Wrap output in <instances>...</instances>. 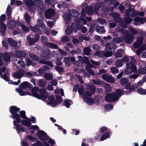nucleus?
Here are the masks:
<instances>
[{
	"instance_id": "obj_32",
	"label": "nucleus",
	"mask_w": 146,
	"mask_h": 146,
	"mask_svg": "<svg viewBox=\"0 0 146 146\" xmlns=\"http://www.w3.org/2000/svg\"><path fill=\"white\" fill-rule=\"evenodd\" d=\"M24 119H25L26 120L20 121L22 124L27 127L30 126L31 125V123L30 121V119L27 117Z\"/></svg>"
},
{
	"instance_id": "obj_24",
	"label": "nucleus",
	"mask_w": 146,
	"mask_h": 146,
	"mask_svg": "<svg viewBox=\"0 0 146 146\" xmlns=\"http://www.w3.org/2000/svg\"><path fill=\"white\" fill-rule=\"evenodd\" d=\"M143 38L142 37H138L137 38V41L134 44L133 46L134 48H138L143 42Z\"/></svg>"
},
{
	"instance_id": "obj_18",
	"label": "nucleus",
	"mask_w": 146,
	"mask_h": 146,
	"mask_svg": "<svg viewBox=\"0 0 146 146\" xmlns=\"http://www.w3.org/2000/svg\"><path fill=\"white\" fill-rule=\"evenodd\" d=\"M40 58L41 59V60L40 61V63L44 64H46L51 67L53 66L51 62L47 61V60L48 59V56H44L43 55H41L40 56Z\"/></svg>"
},
{
	"instance_id": "obj_51",
	"label": "nucleus",
	"mask_w": 146,
	"mask_h": 146,
	"mask_svg": "<svg viewBox=\"0 0 146 146\" xmlns=\"http://www.w3.org/2000/svg\"><path fill=\"white\" fill-rule=\"evenodd\" d=\"M17 25H21L22 29L23 30L25 31H29V29L24 25L21 24L19 23H17Z\"/></svg>"
},
{
	"instance_id": "obj_40",
	"label": "nucleus",
	"mask_w": 146,
	"mask_h": 146,
	"mask_svg": "<svg viewBox=\"0 0 146 146\" xmlns=\"http://www.w3.org/2000/svg\"><path fill=\"white\" fill-rule=\"evenodd\" d=\"M104 107L105 111H108L112 109L113 106L112 105L110 104L105 105Z\"/></svg>"
},
{
	"instance_id": "obj_8",
	"label": "nucleus",
	"mask_w": 146,
	"mask_h": 146,
	"mask_svg": "<svg viewBox=\"0 0 146 146\" xmlns=\"http://www.w3.org/2000/svg\"><path fill=\"white\" fill-rule=\"evenodd\" d=\"M134 38V35L128 34H126L125 36V38L122 37L115 38L113 40V42L115 43H120L122 41H125L126 42L131 43L133 42V40Z\"/></svg>"
},
{
	"instance_id": "obj_20",
	"label": "nucleus",
	"mask_w": 146,
	"mask_h": 146,
	"mask_svg": "<svg viewBox=\"0 0 146 146\" xmlns=\"http://www.w3.org/2000/svg\"><path fill=\"white\" fill-rule=\"evenodd\" d=\"M102 78L106 82L113 83L115 80V78L108 74H104L102 76Z\"/></svg>"
},
{
	"instance_id": "obj_45",
	"label": "nucleus",
	"mask_w": 146,
	"mask_h": 146,
	"mask_svg": "<svg viewBox=\"0 0 146 146\" xmlns=\"http://www.w3.org/2000/svg\"><path fill=\"white\" fill-rule=\"evenodd\" d=\"M44 78L48 80H50L53 79V76L50 74H46L44 75Z\"/></svg>"
},
{
	"instance_id": "obj_21",
	"label": "nucleus",
	"mask_w": 146,
	"mask_h": 146,
	"mask_svg": "<svg viewBox=\"0 0 146 146\" xmlns=\"http://www.w3.org/2000/svg\"><path fill=\"white\" fill-rule=\"evenodd\" d=\"M87 96H86L85 94H84L82 96L84 101L88 105H93L94 102V100L91 98L88 97Z\"/></svg>"
},
{
	"instance_id": "obj_31",
	"label": "nucleus",
	"mask_w": 146,
	"mask_h": 146,
	"mask_svg": "<svg viewBox=\"0 0 146 146\" xmlns=\"http://www.w3.org/2000/svg\"><path fill=\"white\" fill-rule=\"evenodd\" d=\"M137 14L136 11H130L129 9H127L125 13L126 16H130L132 17H134Z\"/></svg>"
},
{
	"instance_id": "obj_46",
	"label": "nucleus",
	"mask_w": 146,
	"mask_h": 146,
	"mask_svg": "<svg viewBox=\"0 0 146 146\" xmlns=\"http://www.w3.org/2000/svg\"><path fill=\"white\" fill-rule=\"evenodd\" d=\"M78 59L79 60L75 62V65L76 66L79 67L82 66L81 63L82 62L81 60H83V58L81 56H78Z\"/></svg>"
},
{
	"instance_id": "obj_26",
	"label": "nucleus",
	"mask_w": 146,
	"mask_h": 146,
	"mask_svg": "<svg viewBox=\"0 0 146 146\" xmlns=\"http://www.w3.org/2000/svg\"><path fill=\"white\" fill-rule=\"evenodd\" d=\"M116 48V45L112 43H108L106 46V49L107 50L113 51Z\"/></svg>"
},
{
	"instance_id": "obj_7",
	"label": "nucleus",
	"mask_w": 146,
	"mask_h": 146,
	"mask_svg": "<svg viewBox=\"0 0 146 146\" xmlns=\"http://www.w3.org/2000/svg\"><path fill=\"white\" fill-rule=\"evenodd\" d=\"M87 89L89 90H86L85 92L83 87L81 86L79 87L78 89V92L80 94H82L83 96L84 94H85L86 96H91L92 94V93H93L95 91V88L94 86L93 85L87 83L86 84Z\"/></svg>"
},
{
	"instance_id": "obj_34",
	"label": "nucleus",
	"mask_w": 146,
	"mask_h": 146,
	"mask_svg": "<svg viewBox=\"0 0 146 146\" xmlns=\"http://www.w3.org/2000/svg\"><path fill=\"white\" fill-rule=\"evenodd\" d=\"M15 54L16 56L18 57H24L26 56L25 53L23 51H17Z\"/></svg>"
},
{
	"instance_id": "obj_9",
	"label": "nucleus",
	"mask_w": 146,
	"mask_h": 146,
	"mask_svg": "<svg viewBox=\"0 0 146 146\" xmlns=\"http://www.w3.org/2000/svg\"><path fill=\"white\" fill-rule=\"evenodd\" d=\"M76 24H72V27L69 26H68L66 30L65 31L67 35L71 34L73 31V29L76 32L77 29H79L80 26L82 25V21H80L79 19L76 20Z\"/></svg>"
},
{
	"instance_id": "obj_35",
	"label": "nucleus",
	"mask_w": 146,
	"mask_h": 146,
	"mask_svg": "<svg viewBox=\"0 0 146 146\" xmlns=\"http://www.w3.org/2000/svg\"><path fill=\"white\" fill-rule=\"evenodd\" d=\"M110 133L109 131H107L103 133L100 139V141H103L106 139L108 138L110 136Z\"/></svg>"
},
{
	"instance_id": "obj_61",
	"label": "nucleus",
	"mask_w": 146,
	"mask_h": 146,
	"mask_svg": "<svg viewBox=\"0 0 146 146\" xmlns=\"http://www.w3.org/2000/svg\"><path fill=\"white\" fill-rule=\"evenodd\" d=\"M128 16H127L128 17ZM124 21L127 24H129L132 21V19L129 17H127V16H126V17H125L124 19Z\"/></svg>"
},
{
	"instance_id": "obj_13",
	"label": "nucleus",
	"mask_w": 146,
	"mask_h": 146,
	"mask_svg": "<svg viewBox=\"0 0 146 146\" xmlns=\"http://www.w3.org/2000/svg\"><path fill=\"white\" fill-rule=\"evenodd\" d=\"M37 25H36L34 27H30V28L34 31H35L36 32H38V31H39V29L38 28V26L39 27L42 28L43 27V21L42 18L38 20L37 21Z\"/></svg>"
},
{
	"instance_id": "obj_38",
	"label": "nucleus",
	"mask_w": 146,
	"mask_h": 146,
	"mask_svg": "<svg viewBox=\"0 0 146 146\" xmlns=\"http://www.w3.org/2000/svg\"><path fill=\"white\" fill-rule=\"evenodd\" d=\"M8 41L9 45L12 46H15L17 44V42L11 38L8 39Z\"/></svg>"
},
{
	"instance_id": "obj_42",
	"label": "nucleus",
	"mask_w": 146,
	"mask_h": 146,
	"mask_svg": "<svg viewBox=\"0 0 146 146\" xmlns=\"http://www.w3.org/2000/svg\"><path fill=\"white\" fill-rule=\"evenodd\" d=\"M123 50L122 49H119L115 55V56L117 58L121 57L122 56V53Z\"/></svg>"
},
{
	"instance_id": "obj_3",
	"label": "nucleus",
	"mask_w": 146,
	"mask_h": 146,
	"mask_svg": "<svg viewBox=\"0 0 146 146\" xmlns=\"http://www.w3.org/2000/svg\"><path fill=\"white\" fill-rule=\"evenodd\" d=\"M20 110V109L17 108L16 106H12L10 108V112L12 114V116L10 117H12L13 119H15L13 121V124L15 126V128L18 131V133H19V131H25L24 128L21 125L19 124L21 118L19 115L17 113V112Z\"/></svg>"
},
{
	"instance_id": "obj_15",
	"label": "nucleus",
	"mask_w": 146,
	"mask_h": 146,
	"mask_svg": "<svg viewBox=\"0 0 146 146\" xmlns=\"http://www.w3.org/2000/svg\"><path fill=\"white\" fill-rule=\"evenodd\" d=\"M120 82L123 86L126 87L127 89H129L130 91H133V89H131V87H129L131 84L129 82V80L125 78H121L120 79Z\"/></svg>"
},
{
	"instance_id": "obj_27",
	"label": "nucleus",
	"mask_w": 146,
	"mask_h": 146,
	"mask_svg": "<svg viewBox=\"0 0 146 146\" xmlns=\"http://www.w3.org/2000/svg\"><path fill=\"white\" fill-rule=\"evenodd\" d=\"M75 60V58L73 57L65 58L64 59L65 65L67 66L70 65L71 62H74Z\"/></svg>"
},
{
	"instance_id": "obj_2",
	"label": "nucleus",
	"mask_w": 146,
	"mask_h": 146,
	"mask_svg": "<svg viewBox=\"0 0 146 146\" xmlns=\"http://www.w3.org/2000/svg\"><path fill=\"white\" fill-rule=\"evenodd\" d=\"M3 66L2 62V60H0V75L1 77L3 78L6 81L9 82V83L13 85H18L21 82L20 78H22L24 75L25 72L22 70L19 71L14 73L13 75V77L19 80L17 82H13L11 80H10L8 77L7 76V74H4V75L2 74V73L4 72L6 70L5 67H3L1 70V66Z\"/></svg>"
},
{
	"instance_id": "obj_54",
	"label": "nucleus",
	"mask_w": 146,
	"mask_h": 146,
	"mask_svg": "<svg viewBox=\"0 0 146 146\" xmlns=\"http://www.w3.org/2000/svg\"><path fill=\"white\" fill-rule=\"evenodd\" d=\"M29 56L32 59L35 61H38L39 59L38 57L36 55L30 54Z\"/></svg>"
},
{
	"instance_id": "obj_10",
	"label": "nucleus",
	"mask_w": 146,
	"mask_h": 146,
	"mask_svg": "<svg viewBox=\"0 0 146 146\" xmlns=\"http://www.w3.org/2000/svg\"><path fill=\"white\" fill-rule=\"evenodd\" d=\"M48 104H50L52 106L54 107L61 102L62 98L60 96H56V100H55L54 97L51 95L48 98Z\"/></svg>"
},
{
	"instance_id": "obj_5",
	"label": "nucleus",
	"mask_w": 146,
	"mask_h": 146,
	"mask_svg": "<svg viewBox=\"0 0 146 146\" xmlns=\"http://www.w3.org/2000/svg\"><path fill=\"white\" fill-rule=\"evenodd\" d=\"M123 94V91L120 89L116 90L115 93L107 95L105 98L106 101L111 102L117 100Z\"/></svg>"
},
{
	"instance_id": "obj_4",
	"label": "nucleus",
	"mask_w": 146,
	"mask_h": 146,
	"mask_svg": "<svg viewBox=\"0 0 146 146\" xmlns=\"http://www.w3.org/2000/svg\"><path fill=\"white\" fill-rule=\"evenodd\" d=\"M126 63V68L124 71V73L126 74H129L132 72H137L135 59L133 58L128 57V60Z\"/></svg>"
},
{
	"instance_id": "obj_39",
	"label": "nucleus",
	"mask_w": 146,
	"mask_h": 146,
	"mask_svg": "<svg viewBox=\"0 0 146 146\" xmlns=\"http://www.w3.org/2000/svg\"><path fill=\"white\" fill-rule=\"evenodd\" d=\"M72 104V102L70 100L66 99L64 100V105L67 108H69Z\"/></svg>"
},
{
	"instance_id": "obj_57",
	"label": "nucleus",
	"mask_w": 146,
	"mask_h": 146,
	"mask_svg": "<svg viewBox=\"0 0 146 146\" xmlns=\"http://www.w3.org/2000/svg\"><path fill=\"white\" fill-rule=\"evenodd\" d=\"M129 29L130 32L134 35L138 33V31L134 28L129 27Z\"/></svg>"
},
{
	"instance_id": "obj_22",
	"label": "nucleus",
	"mask_w": 146,
	"mask_h": 146,
	"mask_svg": "<svg viewBox=\"0 0 146 146\" xmlns=\"http://www.w3.org/2000/svg\"><path fill=\"white\" fill-rule=\"evenodd\" d=\"M134 24L135 25H137L139 23L143 24L146 21V19L144 18L137 17L134 19Z\"/></svg>"
},
{
	"instance_id": "obj_48",
	"label": "nucleus",
	"mask_w": 146,
	"mask_h": 146,
	"mask_svg": "<svg viewBox=\"0 0 146 146\" xmlns=\"http://www.w3.org/2000/svg\"><path fill=\"white\" fill-rule=\"evenodd\" d=\"M47 141L51 145H54L56 143L54 140L50 138L48 136V138L46 139V141Z\"/></svg>"
},
{
	"instance_id": "obj_55",
	"label": "nucleus",
	"mask_w": 146,
	"mask_h": 146,
	"mask_svg": "<svg viewBox=\"0 0 146 146\" xmlns=\"http://www.w3.org/2000/svg\"><path fill=\"white\" fill-rule=\"evenodd\" d=\"M111 72L114 74H117L118 72V70L115 67H112L111 68Z\"/></svg>"
},
{
	"instance_id": "obj_50",
	"label": "nucleus",
	"mask_w": 146,
	"mask_h": 146,
	"mask_svg": "<svg viewBox=\"0 0 146 146\" xmlns=\"http://www.w3.org/2000/svg\"><path fill=\"white\" fill-rule=\"evenodd\" d=\"M104 52H100V51L96 52L95 53V55L98 58L102 57L103 56Z\"/></svg>"
},
{
	"instance_id": "obj_11",
	"label": "nucleus",
	"mask_w": 146,
	"mask_h": 146,
	"mask_svg": "<svg viewBox=\"0 0 146 146\" xmlns=\"http://www.w3.org/2000/svg\"><path fill=\"white\" fill-rule=\"evenodd\" d=\"M70 15L68 13L65 14L63 16V18L66 22H67L71 19V17H78L79 15V13L76 10H72L70 11Z\"/></svg>"
},
{
	"instance_id": "obj_33",
	"label": "nucleus",
	"mask_w": 146,
	"mask_h": 146,
	"mask_svg": "<svg viewBox=\"0 0 146 146\" xmlns=\"http://www.w3.org/2000/svg\"><path fill=\"white\" fill-rule=\"evenodd\" d=\"M21 88L19 87V88H17L16 90L18 92L20 96H24L27 95H30L31 94L27 92H24L22 90Z\"/></svg>"
},
{
	"instance_id": "obj_47",
	"label": "nucleus",
	"mask_w": 146,
	"mask_h": 146,
	"mask_svg": "<svg viewBox=\"0 0 146 146\" xmlns=\"http://www.w3.org/2000/svg\"><path fill=\"white\" fill-rule=\"evenodd\" d=\"M7 15L8 16V19H10L11 13V7L8 6L7 11Z\"/></svg>"
},
{
	"instance_id": "obj_63",
	"label": "nucleus",
	"mask_w": 146,
	"mask_h": 146,
	"mask_svg": "<svg viewBox=\"0 0 146 146\" xmlns=\"http://www.w3.org/2000/svg\"><path fill=\"white\" fill-rule=\"evenodd\" d=\"M27 138L30 141H36L37 139L36 138L32 137L29 135L27 136Z\"/></svg>"
},
{
	"instance_id": "obj_53",
	"label": "nucleus",
	"mask_w": 146,
	"mask_h": 146,
	"mask_svg": "<svg viewBox=\"0 0 146 146\" xmlns=\"http://www.w3.org/2000/svg\"><path fill=\"white\" fill-rule=\"evenodd\" d=\"M26 62L27 65L28 66L31 65H32L33 66H34L36 64V63L35 62H33L32 63L31 60L28 59H26Z\"/></svg>"
},
{
	"instance_id": "obj_29",
	"label": "nucleus",
	"mask_w": 146,
	"mask_h": 146,
	"mask_svg": "<svg viewBox=\"0 0 146 146\" xmlns=\"http://www.w3.org/2000/svg\"><path fill=\"white\" fill-rule=\"evenodd\" d=\"M25 4L29 7V10L30 11H32L30 9V7H33L34 5V3L33 0H23Z\"/></svg>"
},
{
	"instance_id": "obj_56",
	"label": "nucleus",
	"mask_w": 146,
	"mask_h": 146,
	"mask_svg": "<svg viewBox=\"0 0 146 146\" xmlns=\"http://www.w3.org/2000/svg\"><path fill=\"white\" fill-rule=\"evenodd\" d=\"M92 82L94 84L96 85H100L101 84H104V83L102 82L99 81L98 80H93Z\"/></svg>"
},
{
	"instance_id": "obj_12",
	"label": "nucleus",
	"mask_w": 146,
	"mask_h": 146,
	"mask_svg": "<svg viewBox=\"0 0 146 146\" xmlns=\"http://www.w3.org/2000/svg\"><path fill=\"white\" fill-rule=\"evenodd\" d=\"M37 135L40 139L43 142L44 145L46 146V144L48 143L46 142V139L48 138V136L47 135L46 133L42 131H39L37 132Z\"/></svg>"
},
{
	"instance_id": "obj_28",
	"label": "nucleus",
	"mask_w": 146,
	"mask_h": 146,
	"mask_svg": "<svg viewBox=\"0 0 146 146\" xmlns=\"http://www.w3.org/2000/svg\"><path fill=\"white\" fill-rule=\"evenodd\" d=\"M32 87V86L29 83L27 82H25L21 83L19 87L22 89L27 88L29 89H31Z\"/></svg>"
},
{
	"instance_id": "obj_25",
	"label": "nucleus",
	"mask_w": 146,
	"mask_h": 146,
	"mask_svg": "<svg viewBox=\"0 0 146 146\" xmlns=\"http://www.w3.org/2000/svg\"><path fill=\"white\" fill-rule=\"evenodd\" d=\"M52 55L55 58H56L57 59V60L56 62V64L57 65L56 66H60L62 64V62L59 60L62 59L63 58V56H61L60 58H58V56H56L57 54L55 52H52Z\"/></svg>"
},
{
	"instance_id": "obj_44",
	"label": "nucleus",
	"mask_w": 146,
	"mask_h": 146,
	"mask_svg": "<svg viewBox=\"0 0 146 146\" xmlns=\"http://www.w3.org/2000/svg\"><path fill=\"white\" fill-rule=\"evenodd\" d=\"M46 45L50 48L52 49H56L58 48L56 44L52 43H46Z\"/></svg>"
},
{
	"instance_id": "obj_17",
	"label": "nucleus",
	"mask_w": 146,
	"mask_h": 146,
	"mask_svg": "<svg viewBox=\"0 0 146 146\" xmlns=\"http://www.w3.org/2000/svg\"><path fill=\"white\" fill-rule=\"evenodd\" d=\"M128 57L125 56L122 59H118L115 62V65L117 68L121 67L124 64V62H127L128 60Z\"/></svg>"
},
{
	"instance_id": "obj_41",
	"label": "nucleus",
	"mask_w": 146,
	"mask_h": 146,
	"mask_svg": "<svg viewBox=\"0 0 146 146\" xmlns=\"http://www.w3.org/2000/svg\"><path fill=\"white\" fill-rule=\"evenodd\" d=\"M15 25V22L13 21H10L8 25L7 26L8 28L11 29L13 28Z\"/></svg>"
},
{
	"instance_id": "obj_30",
	"label": "nucleus",
	"mask_w": 146,
	"mask_h": 146,
	"mask_svg": "<svg viewBox=\"0 0 146 146\" xmlns=\"http://www.w3.org/2000/svg\"><path fill=\"white\" fill-rule=\"evenodd\" d=\"M96 32L100 34H103L105 33L106 31L104 28L101 26L96 25L95 26Z\"/></svg>"
},
{
	"instance_id": "obj_37",
	"label": "nucleus",
	"mask_w": 146,
	"mask_h": 146,
	"mask_svg": "<svg viewBox=\"0 0 146 146\" xmlns=\"http://www.w3.org/2000/svg\"><path fill=\"white\" fill-rule=\"evenodd\" d=\"M3 59L5 61L8 62L10 61V56L9 54L5 53L3 54Z\"/></svg>"
},
{
	"instance_id": "obj_1",
	"label": "nucleus",
	"mask_w": 146,
	"mask_h": 146,
	"mask_svg": "<svg viewBox=\"0 0 146 146\" xmlns=\"http://www.w3.org/2000/svg\"><path fill=\"white\" fill-rule=\"evenodd\" d=\"M104 5V3L99 2L95 4L94 6V9L92 7H88L87 3H83L81 5L82 7H83L81 13V18L80 20L83 22L84 24L86 23L87 21H90L91 18L85 17V8H86V12L88 14L91 15L93 13H96L99 9Z\"/></svg>"
},
{
	"instance_id": "obj_19",
	"label": "nucleus",
	"mask_w": 146,
	"mask_h": 146,
	"mask_svg": "<svg viewBox=\"0 0 146 146\" xmlns=\"http://www.w3.org/2000/svg\"><path fill=\"white\" fill-rule=\"evenodd\" d=\"M34 38H31L29 36L27 37V39L29 42V44L30 45H33L35 43L38 42L39 40V36L38 35H35L34 36Z\"/></svg>"
},
{
	"instance_id": "obj_62",
	"label": "nucleus",
	"mask_w": 146,
	"mask_h": 146,
	"mask_svg": "<svg viewBox=\"0 0 146 146\" xmlns=\"http://www.w3.org/2000/svg\"><path fill=\"white\" fill-rule=\"evenodd\" d=\"M138 71L140 74H143L146 73V69L144 68H139Z\"/></svg>"
},
{
	"instance_id": "obj_43",
	"label": "nucleus",
	"mask_w": 146,
	"mask_h": 146,
	"mask_svg": "<svg viewBox=\"0 0 146 146\" xmlns=\"http://www.w3.org/2000/svg\"><path fill=\"white\" fill-rule=\"evenodd\" d=\"M137 92L139 94L142 95L146 94V90L145 89H143L141 88H139L137 89Z\"/></svg>"
},
{
	"instance_id": "obj_14",
	"label": "nucleus",
	"mask_w": 146,
	"mask_h": 146,
	"mask_svg": "<svg viewBox=\"0 0 146 146\" xmlns=\"http://www.w3.org/2000/svg\"><path fill=\"white\" fill-rule=\"evenodd\" d=\"M5 19V15H2L0 17V32L2 33H4L6 29V26L3 24V21Z\"/></svg>"
},
{
	"instance_id": "obj_52",
	"label": "nucleus",
	"mask_w": 146,
	"mask_h": 146,
	"mask_svg": "<svg viewBox=\"0 0 146 146\" xmlns=\"http://www.w3.org/2000/svg\"><path fill=\"white\" fill-rule=\"evenodd\" d=\"M46 83V81L44 79H40L38 82V84L39 85L41 86H43Z\"/></svg>"
},
{
	"instance_id": "obj_36",
	"label": "nucleus",
	"mask_w": 146,
	"mask_h": 146,
	"mask_svg": "<svg viewBox=\"0 0 146 146\" xmlns=\"http://www.w3.org/2000/svg\"><path fill=\"white\" fill-rule=\"evenodd\" d=\"M111 15L112 17L114 18H117L116 19H114V21L115 22H119V21L121 20L120 18L118 17L119 16V15L117 13H112L111 14Z\"/></svg>"
},
{
	"instance_id": "obj_16",
	"label": "nucleus",
	"mask_w": 146,
	"mask_h": 146,
	"mask_svg": "<svg viewBox=\"0 0 146 146\" xmlns=\"http://www.w3.org/2000/svg\"><path fill=\"white\" fill-rule=\"evenodd\" d=\"M83 62L86 64L87 66L89 67V68L86 67V70L90 73L91 75H94V73L93 71L90 68L92 67V65L90 62L88 58L86 57H84L83 58Z\"/></svg>"
},
{
	"instance_id": "obj_64",
	"label": "nucleus",
	"mask_w": 146,
	"mask_h": 146,
	"mask_svg": "<svg viewBox=\"0 0 146 146\" xmlns=\"http://www.w3.org/2000/svg\"><path fill=\"white\" fill-rule=\"evenodd\" d=\"M77 72H78L79 73L81 74L82 73V74L84 75L85 76L88 77V75L86 74V73L84 71V70H80L79 69H78V70H76Z\"/></svg>"
},
{
	"instance_id": "obj_23",
	"label": "nucleus",
	"mask_w": 146,
	"mask_h": 146,
	"mask_svg": "<svg viewBox=\"0 0 146 146\" xmlns=\"http://www.w3.org/2000/svg\"><path fill=\"white\" fill-rule=\"evenodd\" d=\"M54 14V10L49 9L45 12V15L46 19H48L53 16Z\"/></svg>"
},
{
	"instance_id": "obj_6",
	"label": "nucleus",
	"mask_w": 146,
	"mask_h": 146,
	"mask_svg": "<svg viewBox=\"0 0 146 146\" xmlns=\"http://www.w3.org/2000/svg\"><path fill=\"white\" fill-rule=\"evenodd\" d=\"M38 90L37 87H34L31 90L32 95L38 99L42 100L46 98L48 96V94L46 92L45 90L42 89L40 90V95L37 93L36 92Z\"/></svg>"
},
{
	"instance_id": "obj_59",
	"label": "nucleus",
	"mask_w": 146,
	"mask_h": 146,
	"mask_svg": "<svg viewBox=\"0 0 146 146\" xmlns=\"http://www.w3.org/2000/svg\"><path fill=\"white\" fill-rule=\"evenodd\" d=\"M145 82L143 81L141 79V81L138 82L137 84L136 85H135L134 86V88H136L138 87H140L143 85V83Z\"/></svg>"
},
{
	"instance_id": "obj_58",
	"label": "nucleus",
	"mask_w": 146,
	"mask_h": 146,
	"mask_svg": "<svg viewBox=\"0 0 146 146\" xmlns=\"http://www.w3.org/2000/svg\"><path fill=\"white\" fill-rule=\"evenodd\" d=\"M24 18L27 22L29 24L30 23V18L29 15L27 13H25L24 15Z\"/></svg>"
},
{
	"instance_id": "obj_49",
	"label": "nucleus",
	"mask_w": 146,
	"mask_h": 146,
	"mask_svg": "<svg viewBox=\"0 0 146 146\" xmlns=\"http://www.w3.org/2000/svg\"><path fill=\"white\" fill-rule=\"evenodd\" d=\"M105 86V88H106V92H111V88L110 86L107 84L104 83V84Z\"/></svg>"
},
{
	"instance_id": "obj_60",
	"label": "nucleus",
	"mask_w": 146,
	"mask_h": 146,
	"mask_svg": "<svg viewBox=\"0 0 146 146\" xmlns=\"http://www.w3.org/2000/svg\"><path fill=\"white\" fill-rule=\"evenodd\" d=\"M84 52L86 55H88L89 54L90 52V48L89 47L85 48L84 50Z\"/></svg>"
}]
</instances>
